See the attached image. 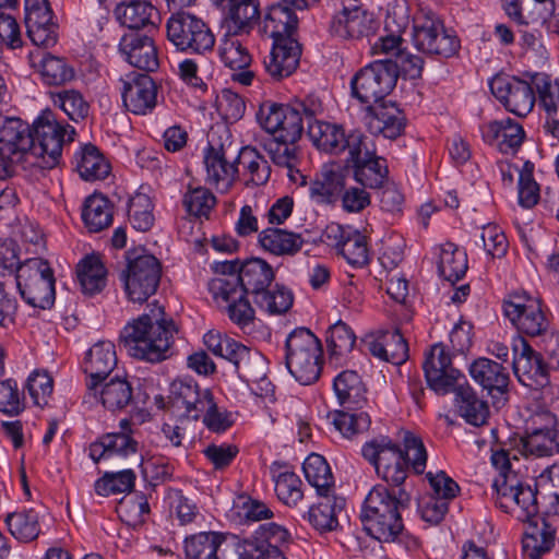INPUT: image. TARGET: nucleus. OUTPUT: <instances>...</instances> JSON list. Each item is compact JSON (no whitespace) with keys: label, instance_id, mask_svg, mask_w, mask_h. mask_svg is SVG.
I'll list each match as a JSON object with an SVG mask.
<instances>
[{"label":"nucleus","instance_id":"obj_1","mask_svg":"<svg viewBox=\"0 0 559 559\" xmlns=\"http://www.w3.org/2000/svg\"><path fill=\"white\" fill-rule=\"evenodd\" d=\"M176 332L174 321L165 319L163 308L157 307L128 323L120 340L130 356L158 362L168 357Z\"/></svg>","mask_w":559,"mask_h":559},{"label":"nucleus","instance_id":"obj_2","mask_svg":"<svg viewBox=\"0 0 559 559\" xmlns=\"http://www.w3.org/2000/svg\"><path fill=\"white\" fill-rule=\"evenodd\" d=\"M411 496L403 487L374 486L365 499L361 521L366 532L379 542H393L403 531L402 512Z\"/></svg>","mask_w":559,"mask_h":559},{"label":"nucleus","instance_id":"obj_3","mask_svg":"<svg viewBox=\"0 0 559 559\" xmlns=\"http://www.w3.org/2000/svg\"><path fill=\"white\" fill-rule=\"evenodd\" d=\"M321 99L313 95L297 98L289 104L265 100L260 105L257 119L261 127L276 140L298 142L306 122L323 115Z\"/></svg>","mask_w":559,"mask_h":559},{"label":"nucleus","instance_id":"obj_4","mask_svg":"<svg viewBox=\"0 0 559 559\" xmlns=\"http://www.w3.org/2000/svg\"><path fill=\"white\" fill-rule=\"evenodd\" d=\"M286 367L302 385L314 383L321 374L322 345L308 329L293 331L286 340Z\"/></svg>","mask_w":559,"mask_h":559},{"label":"nucleus","instance_id":"obj_5","mask_svg":"<svg viewBox=\"0 0 559 559\" xmlns=\"http://www.w3.org/2000/svg\"><path fill=\"white\" fill-rule=\"evenodd\" d=\"M32 152L37 157L34 168L52 169L61 158L66 141H73L74 129L61 124L51 111H44L32 129Z\"/></svg>","mask_w":559,"mask_h":559},{"label":"nucleus","instance_id":"obj_6","mask_svg":"<svg viewBox=\"0 0 559 559\" xmlns=\"http://www.w3.org/2000/svg\"><path fill=\"white\" fill-rule=\"evenodd\" d=\"M21 297L34 308L49 309L55 304V275L47 260L26 259L15 275Z\"/></svg>","mask_w":559,"mask_h":559},{"label":"nucleus","instance_id":"obj_7","mask_svg":"<svg viewBox=\"0 0 559 559\" xmlns=\"http://www.w3.org/2000/svg\"><path fill=\"white\" fill-rule=\"evenodd\" d=\"M128 263L120 278L127 297L132 302L142 304L154 295L159 285L162 266L152 254H128Z\"/></svg>","mask_w":559,"mask_h":559},{"label":"nucleus","instance_id":"obj_8","mask_svg":"<svg viewBox=\"0 0 559 559\" xmlns=\"http://www.w3.org/2000/svg\"><path fill=\"white\" fill-rule=\"evenodd\" d=\"M168 40L181 51L204 52L211 50L215 37L204 21L186 13H173L166 23Z\"/></svg>","mask_w":559,"mask_h":559},{"label":"nucleus","instance_id":"obj_9","mask_svg":"<svg viewBox=\"0 0 559 559\" xmlns=\"http://www.w3.org/2000/svg\"><path fill=\"white\" fill-rule=\"evenodd\" d=\"M395 64L377 60L360 69L352 79L354 97L365 104H379L394 88Z\"/></svg>","mask_w":559,"mask_h":559},{"label":"nucleus","instance_id":"obj_10","mask_svg":"<svg viewBox=\"0 0 559 559\" xmlns=\"http://www.w3.org/2000/svg\"><path fill=\"white\" fill-rule=\"evenodd\" d=\"M29 126L19 118L0 119V156L17 169L34 168L37 157L32 152Z\"/></svg>","mask_w":559,"mask_h":559},{"label":"nucleus","instance_id":"obj_11","mask_svg":"<svg viewBox=\"0 0 559 559\" xmlns=\"http://www.w3.org/2000/svg\"><path fill=\"white\" fill-rule=\"evenodd\" d=\"M503 313L518 332L531 337L544 335L549 326L539 299L525 292H514L503 301Z\"/></svg>","mask_w":559,"mask_h":559},{"label":"nucleus","instance_id":"obj_12","mask_svg":"<svg viewBox=\"0 0 559 559\" xmlns=\"http://www.w3.org/2000/svg\"><path fill=\"white\" fill-rule=\"evenodd\" d=\"M362 455L385 483L402 487L407 477V462L403 450L391 441H372L364 445Z\"/></svg>","mask_w":559,"mask_h":559},{"label":"nucleus","instance_id":"obj_13","mask_svg":"<svg viewBox=\"0 0 559 559\" xmlns=\"http://www.w3.org/2000/svg\"><path fill=\"white\" fill-rule=\"evenodd\" d=\"M234 349L229 354V362L238 377L247 383L258 384V394L267 396L273 393V385L266 377L267 361L258 350L243 344H231Z\"/></svg>","mask_w":559,"mask_h":559},{"label":"nucleus","instance_id":"obj_14","mask_svg":"<svg viewBox=\"0 0 559 559\" xmlns=\"http://www.w3.org/2000/svg\"><path fill=\"white\" fill-rule=\"evenodd\" d=\"M426 381L437 394L444 395L460 383L464 376L452 366L451 357L441 343L435 344L423 364Z\"/></svg>","mask_w":559,"mask_h":559},{"label":"nucleus","instance_id":"obj_15","mask_svg":"<svg viewBox=\"0 0 559 559\" xmlns=\"http://www.w3.org/2000/svg\"><path fill=\"white\" fill-rule=\"evenodd\" d=\"M490 90L507 110L516 116L525 117L534 107V90L526 81L498 75L490 81Z\"/></svg>","mask_w":559,"mask_h":559},{"label":"nucleus","instance_id":"obj_16","mask_svg":"<svg viewBox=\"0 0 559 559\" xmlns=\"http://www.w3.org/2000/svg\"><path fill=\"white\" fill-rule=\"evenodd\" d=\"M329 32L343 39H359L373 33V19L356 0H349L332 16Z\"/></svg>","mask_w":559,"mask_h":559},{"label":"nucleus","instance_id":"obj_17","mask_svg":"<svg viewBox=\"0 0 559 559\" xmlns=\"http://www.w3.org/2000/svg\"><path fill=\"white\" fill-rule=\"evenodd\" d=\"M117 361L115 344L110 341H99L90 348L83 362L90 395L97 396L98 386L116 368Z\"/></svg>","mask_w":559,"mask_h":559},{"label":"nucleus","instance_id":"obj_18","mask_svg":"<svg viewBox=\"0 0 559 559\" xmlns=\"http://www.w3.org/2000/svg\"><path fill=\"white\" fill-rule=\"evenodd\" d=\"M326 241L353 266H364L369 261L366 237L350 226L331 223L324 230Z\"/></svg>","mask_w":559,"mask_h":559},{"label":"nucleus","instance_id":"obj_19","mask_svg":"<svg viewBox=\"0 0 559 559\" xmlns=\"http://www.w3.org/2000/svg\"><path fill=\"white\" fill-rule=\"evenodd\" d=\"M204 164L207 180L215 185L217 190L228 191L238 175L236 150L231 145H210L204 154Z\"/></svg>","mask_w":559,"mask_h":559},{"label":"nucleus","instance_id":"obj_20","mask_svg":"<svg viewBox=\"0 0 559 559\" xmlns=\"http://www.w3.org/2000/svg\"><path fill=\"white\" fill-rule=\"evenodd\" d=\"M157 85L147 74H132L123 82L122 100L128 111L147 115L157 105Z\"/></svg>","mask_w":559,"mask_h":559},{"label":"nucleus","instance_id":"obj_21","mask_svg":"<svg viewBox=\"0 0 559 559\" xmlns=\"http://www.w3.org/2000/svg\"><path fill=\"white\" fill-rule=\"evenodd\" d=\"M119 51L126 61L140 70L154 72L159 67L157 48L147 35L136 32L124 34L119 43Z\"/></svg>","mask_w":559,"mask_h":559},{"label":"nucleus","instance_id":"obj_22","mask_svg":"<svg viewBox=\"0 0 559 559\" xmlns=\"http://www.w3.org/2000/svg\"><path fill=\"white\" fill-rule=\"evenodd\" d=\"M169 400L174 407L185 409L183 415L198 420L204 413V406L209 404L212 392L202 389L197 382L188 379H176L169 389Z\"/></svg>","mask_w":559,"mask_h":559},{"label":"nucleus","instance_id":"obj_23","mask_svg":"<svg viewBox=\"0 0 559 559\" xmlns=\"http://www.w3.org/2000/svg\"><path fill=\"white\" fill-rule=\"evenodd\" d=\"M557 544V527L543 516L524 523L522 549L531 559L549 554Z\"/></svg>","mask_w":559,"mask_h":559},{"label":"nucleus","instance_id":"obj_24","mask_svg":"<svg viewBox=\"0 0 559 559\" xmlns=\"http://www.w3.org/2000/svg\"><path fill=\"white\" fill-rule=\"evenodd\" d=\"M512 367L520 381L546 380L548 364H546L522 335H515L512 340Z\"/></svg>","mask_w":559,"mask_h":559},{"label":"nucleus","instance_id":"obj_25","mask_svg":"<svg viewBox=\"0 0 559 559\" xmlns=\"http://www.w3.org/2000/svg\"><path fill=\"white\" fill-rule=\"evenodd\" d=\"M301 47L295 37L273 39V47L264 60L265 71L276 81L289 76L298 67Z\"/></svg>","mask_w":559,"mask_h":559},{"label":"nucleus","instance_id":"obj_26","mask_svg":"<svg viewBox=\"0 0 559 559\" xmlns=\"http://www.w3.org/2000/svg\"><path fill=\"white\" fill-rule=\"evenodd\" d=\"M366 126L370 133L394 140L403 133L406 118L394 104L383 102L368 107Z\"/></svg>","mask_w":559,"mask_h":559},{"label":"nucleus","instance_id":"obj_27","mask_svg":"<svg viewBox=\"0 0 559 559\" xmlns=\"http://www.w3.org/2000/svg\"><path fill=\"white\" fill-rule=\"evenodd\" d=\"M345 499L333 493L319 495L304 518L319 534L335 532L340 527V516L344 512Z\"/></svg>","mask_w":559,"mask_h":559},{"label":"nucleus","instance_id":"obj_28","mask_svg":"<svg viewBox=\"0 0 559 559\" xmlns=\"http://www.w3.org/2000/svg\"><path fill=\"white\" fill-rule=\"evenodd\" d=\"M224 26L231 36L249 34L260 17L259 0H226Z\"/></svg>","mask_w":559,"mask_h":559},{"label":"nucleus","instance_id":"obj_29","mask_svg":"<svg viewBox=\"0 0 559 559\" xmlns=\"http://www.w3.org/2000/svg\"><path fill=\"white\" fill-rule=\"evenodd\" d=\"M292 4L281 0L271 4L262 21V31L272 39L295 37L298 19Z\"/></svg>","mask_w":559,"mask_h":559},{"label":"nucleus","instance_id":"obj_30","mask_svg":"<svg viewBox=\"0 0 559 559\" xmlns=\"http://www.w3.org/2000/svg\"><path fill=\"white\" fill-rule=\"evenodd\" d=\"M524 136L523 127L511 118L495 120L484 129V139L489 144L496 145L503 154L516 152Z\"/></svg>","mask_w":559,"mask_h":559},{"label":"nucleus","instance_id":"obj_31","mask_svg":"<svg viewBox=\"0 0 559 559\" xmlns=\"http://www.w3.org/2000/svg\"><path fill=\"white\" fill-rule=\"evenodd\" d=\"M340 404L348 409H359L366 403V386L356 371L341 372L333 383Z\"/></svg>","mask_w":559,"mask_h":559},{"label":"nucleus","instance_id":"obj_32","mask_svg":"<svg viewBox=\"0 0 559 559\" xmlns=\"http://www.w3.org/2000/svg\"><path fill=\"white\" fill-rule=\"evenodd\" d=\"M443 26L439 16L428 8H420L414 17L413 43L417 50L431 55L433 41Z\"/></svg>","mask_w":559,"mask_h":559},{"label":"nucleus","instance_id":"obj_33","mask_svg":"<svg viewBox=\"0 0 559 559\" xmlns=\"http://www.w3.org/2000/svg\"><path fill=\"white\" fill-rule=\"evenodd\" d=\"M259 243L271 254L285 257L295 255L301 249L304 239L299 234L270 227L260 233Z\"/></svg>","mask_w":559,"mask_h":559},{"label":"nucleus","instance_id":"obj_34","mask_svg":"<svg viewBox=\"0 0 559 559\" xmlns=\"http://www.w3.org/2000/svg\"><path fill=\"white\" fill-rule=\"evenodd\" d=\"M460 415L473 426H483L489 417V406L469 385L459 383L454 390Z\"/></svg>","mask_w":559,"mask_h":559},{"label":"nucleus","instance_id":"obj_35","mask_svg":"<svg viewBox=\"0 0 559 559\" xmlns=\"http://www.w3.org/2000/svg\"><path fill=\"white\" fill-rule=\"evenodd\" d=\"M472 378L489 392H504L509 384V373L506 368L493 360L479 358L469 368Z\"/></svg>","mask_w":559,"mask_h":559},{"label":"nucleus","instance_id":"obj_36","mask_svg":"<svg viewBox=\"0 0 559 559\" xmlns=\"http://www.w3.org/2000/svg\"><path fill=\"white\" fill-rule=\"evenodd\" d=\"M345 189V177L340 170L324 169L309 185V197L317 204L334 203Z\"/></svg>","mask_w":559,"mask_h":559},{"label":"nucleus","instance_id":"obj_37","mask_svg":"<svg viewBox=\"0 0 559 559\" xmlns=\"http://www.w3.org/2000/svg\"><path fill=\"white\" fill-rule=\"evenodd\" d=\"M76 276L83 294L100 293L107 283V270L96 254L86 255L76 265Z\"/></svg>","mask_w":559,"mask_h":559},{"label":"nucleus","instance_id":"obj_38","mask_svg":"<svg viewBox=\"0 0 559 559\" xmlns=\"http://www.w3.org/2000/svg\"><path fill=\"white\" fill-rule=\"evenodd\" d=\"M102 405L110 412L124 409L133 401V391L126 378L116 377L98 386L97 396Z\"/></svg>","mask_w":559,"mask_h":559},{"label":"nucleus","instance_id":"obj_39","mask_svg":"<svg viewBox=\"0 0 559 559\" xmlns=\"http://www.w3.org/2000/svg\"><path fill=\"white\" fill-rule=\"evenodd\" d=\"M75 167L81 178L86 181L105 179L110 173V165L93 144H85L75 155Z\"/></svg>","mask_w":559,"mask_h":559},{"label":"nucleus","instance_id":"obj_40","mask_svg":"<svg viewBox=\"0 0 559 559\" xmlns=\"http://www.w3.org/2000/svg\"><path fill=\"white\" fill-rule=\"evenodd\" d=\"M374 356L393 365H401L408 358V346L402 334L395 330L385 332L380 338L369 343Z\"/></svg>","mask_w":559,"mask_h":559},{"label":"nucleus","instance_id":"obj_41","mask_svg":"<svg viewBox=\"0 0 559 559\" xmlns=\"http://www.w3.org/2000/svg\"><path fill=\"white\" fill-rule=\"evenodd\" d=\"M239 275L245 289L251 296L266 286H271L275 278L273 267L260 258H252L242 262Z\"/></svg>","mask_w":559,"mask_h":559},{"label":"nucleus","instance_id":"obj_42","mask_svg":"<svg viewBox=\"0 0 559 559\" xmlns=\"http://www.w3.org/2000/svg\"><path fill=\"white\" fill-rule=\"evenodd\" d=\"M155 13V8L145 0L121 2L115 9L117 21L130 29H140L147 25L154 26L152 16Z\"/></svg>","mask_w":559,"mask_h":559},{"label":"nucleus","instance_id":"obj_43","mask_svg":"<svg viewBox=\"0 0 559 559\" xmlns=\"http://www.w3.org/2000/svg\"><path fill=\"white\" fill-rule=\"evenodd\" d=\"M82 218L92 233H98L109 227L112 223L110 201L100 193L90 195L84 202Z\"/></svg>","mask_w":559,"mask_h":559},{"label":"nucleus","instance_id":"obj_44","mask_svg":"<svg viewBox=\"0 0 559 559\" xmlns=\"http://www.w3.org/2000/svg\"><path fill=\"white\" fill-rule=\"evenodd\" d=\"M237 164L242 167L246 185L262 186L267 182L271 167L255 147L245 146L237 152Z\"/></svg>","mask_w":559,"mask_h":559},{"label":"nucleus","instance_id":"obj_45","mask_svg":"<svg viewBox=\"0 0 559 559\" xmlns=\"http://www.w3.org/2000/svg\"><path fill=\"white\" fill-rule=\"evenodd\" d=\"M438 271L442 278L452 284L460 281L467 271L466 253L454 243H444L440 248Z\"/></svg>","mask_w":559,"mask_h":559},{"label":"nucleus","instance_id":"obj_46","mask_svg":"<svg viewBox=\"0 0 559 559\" xmlns=\"http://www.w3.org/2000/svg\"><path fill=\"white\" fill-rule=\"evenodd\" d=\"M253 302L269 314L286 313L293 306V293L283 285L266 286L252 296Z\"/></svg>","mask_w":559,"mask_h":559},{"label":"nucleus","instance_id":"obj_47","mask_svg":"<svg viewBox=\"0 0 559 559\" xmlns=\"http://www.w3.org/2000/svg\"><path fill=\"white\" fill-rule=\"evenodd\" d=\"M302 468L308 483L316 488L318 495L333 493L334 477L322 455L310 454L305 460Z\"/></svg>","mask_w":559,"mask_h":559},{"label":"nucleus","instance_id":"obj_48","mask_svg":"<svg viewBox=\"0 0 559 559\" xmlns=\"http://www.w3.org/2000/svg\"><path fill=\"white\" fill-rule=\"evenodd\" d=\"M354 176L357 182L366 188L379 189L388 178L389 170L385 159L378 156H369L353 166Z\"/></svg>","mask_w":559,"mask_h":559},{"label":"nucleus","instance_id":"obj_49","mask_svg":"<svg viewBox=\"0 0 559 559\" xmlns=\"http://www.w3.org/2000/svg\"><path fill=\"white\" fill-rule=\"evenodd\" d=\"M290 539V534L286 527L274 522L260 524L252 536L247 539L255 550H270L271 548L280 549Z\"/></svg>","mask_w":559,"mask_h":559},{"label":"nucleus","instance_id":"obj_50","mask_svg":"<svg viewBox=\"0 0 559 559\" xmlns=\"http://www.w3.org/2000/svg\"><path fill=\"white\" fill-rule=\"evenodd\" d=\"M5 523L12 536L24 543L34 540L40 532L38 514L34 510L11 513Z\"/></svg>","mask_w":559,"mask_h":559},{"label":"nucleus","instance_id":"obj_51","mask_svg":"<svg viewBox=\"0 0 559 559\" xmlns=\"http://www.w3.org/2000/svg\"><path fill=\"white\" fill-rule=\"evenodd\" d=\"M221 534L202 532L185 540V551L188 559H217L216 552Z\"/></svg>","mask_w":559,"mask_h":559},{"label":"nucleus","instance_id":"obj_52","mask_svg":"<svg viewBox=\"0 0 559 559\" xmlns=\"http://www.w3.org/2000/svg\"><path fill=\"white\" fill-rule=\"evenodd\" d=\"M355 343V333L343 321L336 322L328 330L326 345L332 359L345 357L353 350Z\"/></svg>","mask_w":559,"mask_h":559},{"label":"nucleus","instance_id":"obj_53","mask_svg":"<svg viewBox=\"0 0 559 559\" xmlns=\"http://www.w3.org/2000/svg\"><path fill=\"white\" fill-rule=\"evenodd\" d=\"M52 103L60 107L74 122L84 120L90 112V105L75 90H64L51 94Z\"/></svg>","mask_w":559,"mask_h":559},{"label":"nucleus","instance_id":"obj_54","mask_svg":"<svg viewBox=\"0 0 559 559\" xmlns=\"http://www.w3.org/2000/svg\"><path fill=\"white\" fill-rule=\"evenodd\" d=\"M41 80L47 85H61L73 79L74 73L61 58L46 53L37 64Z\"/></svg>","mask_w":559,"mask_h":559},{"label":"nucleus","instance_id":"obj_55","mask_svg":"<svg viewBox=\"0 0 559 559\" xmlns=\"http://www.w3.org/2000/svg\"><path fill=\"white\" fill-rule=\"evenodd\" d=\"M526 454L537 457L559 454V431L527 433L521 438Z\"/></svg>","mask_w":559,"mask_h":559},{"label":"nucleus","instance_id":"obj_56","mask_svg":"<svg viewBox=\"0 0 559 559\" xmlns=\"http://www.w3.org/2000/svg\"><path fill=\"white\" fill-rule=\"evenodd\" d=\"M344 151L348 152L346 164L352 167L377 153L373 141L360 130H352L346 134Z\"/></svg>","mask_w":559,"mask_h":559},{"label":"nucleus","instance_id":"obj_57","mask_svg":"<svg viewBox=\"0 0 559 559\" xmlns=\"http://www.w3.org/2000/svg\"><path fill=\"white\" fill-rule=\"evenodd\" d=\"M219 57L224 64L233 70H245L251 63L247 48L235 36L228 34L219 46Z\"/></svg>","mask_w":559,"mask_h":559},{"label":"nucleus","instance_id":"obj_58","mask_svg":"<svg viewBox=\"0 0 559 559\" xmlns=\"http://www.w3.org/2000/svg\"><path fill=\"white\" fill-rule=\"evenodd\" d=\"M135 474L132 469L118 473H106L95 483V491L99 496L129 492L134 486Z\"/></svg>","mask_w":559,"mask_h":559},{"label":"nucleus","instance_id":"obj_59","mask_svg":"<svg viewBox=\"0 0 559 559\" xmlns=\"http://www.w3.org/2000/svg\"><path fill=\"white\" fill-rule=\"evenodd\" d=\"M215 204L216 198L214 194L203 187H189L183 197V205L187 212L197 217H207Z\"/></svg>","mask_w":559,"mask_h":559},{"label":"nucleus","instance_id":"obj_60","mask_svg":"<svg viewBox=\"0 0 559 559\" xmlns=\"http://www.w3.org/2000/svg\"><path fill=\"white\" fill-rule=\"evenodd\" d=\"M302 481L293 472L281 473L275 480V492L289 507L297 506L304 498Z\"/></svg>","mask_w":559,"mask_h":559},{"label":"nucleus","instance_id":"obj_61","mask_svg":"<svg viewBox=\"0 0 559 559\" xmlns=\"http://www.w3.org/2000/svg\"><path fill=\"white\" fill-rule=\"evenodd\" d=\"M334 427L345 437L364 432L369 428L370 418L366 413H350L347 411H335L333 413Z\"/></svg>","mask_w":559,"mask_h":559},{"label":"nucleus","instance_id":"obj_62","mask_svg":"<svg viewBox=\"0 0 559 559\" xmlns=\"http://www.w3.org/2000/svg\"><path fill=\"white\" fill-rule=\"evenodd\" d=\"M153 205L146 194H136L129 202L128 215L136 230L146 231L154 223Z\"/></svg>","mask_w":559,"mask_h":559},{"label":"nucleus","instance_id":"obj_63","mask_svg":"<svg viewBox=\"0 0 559 559\" xmlns=\"http://www.w3.org/2000/svg\"><path fill=\"white\" fill-rule=\"evenodd\" d=\"M533 84L548 116H559V81L551 82L547 75L536 74Z\"/></svg>","mask_w":559,"mask_h":559},{"label":"nucleus","instance_id":"obj_64","mask_svg":"<svg viewBox=\"0 0 559 559\" xmlns=\"http://www.w3.org/2000/svg\"><path fill=\"white\" fill-rule=\"evenodd\" d=\"M26 389L34 404L44 407L52 394L53 380L46 371L36 370L27 378Z\"/></svg>","mask_w":559,"mask_h":559}]
</instances>
